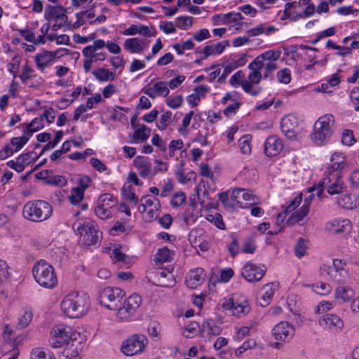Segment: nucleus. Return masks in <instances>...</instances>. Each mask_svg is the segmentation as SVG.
Returning a JSON list of instances; mask_svg holds the SVG:
<instances>
[{"instance_id": "f257e3e1", "label": "nucleus", "mask_w": 359, "mask_h": 359, "mask_svg": "<svg viewBox=\"0 0 359 359\" xmlns=\"http://www.w3.org/2000/svg\"><path fill=\"white\" fill-rule=\"evenodd\" d=\"M90 306L89 297L86 293H71L61 302V309L69 318H77L87 313Z\"/></svg>"}, {"instance_id": "f03ea898", "label": "nucleus", "mask_w": 359, "mask_h": 359, "mask_svg": "<svg viewBox=\"0 0 359 359\" xmlns=\"http://www.w3.org/2000/svg\"><path fill=\"white\" fill-rule=\"evenodd\" d=\"M32 273L35 281L41 287L53 289L57 284L54 268L44 259H41L34 264Z\"/></svg>"}, {"instance_id": "7ed1b4c3", "label": "nucleus", "mask_w": 359, "mask_h": 359, "mask_svg": "<svg viewBox=\"0 0 359 359\" xmlns=\"http://www.w3.org/2000/svg\"><path fill=\"white\" fill-rule=\"evenodd\" d=\"M334 123L333 115L327 114L320 116L314 123L313 133L311 134L312 141L316 145H322L327 141L333 133Z\"/></svg>"}, {"instance_id": "20e7f679", "label": "nucleus", "mask_w": 359, "mask_h": 359, "mask_svg": "<svg viewBox=\"0 0 359 359\" xmlns=\"http://www.w3.org/2000/svg\"><path fill=\"white\" fill-rule=\"evenodd\" d=\"M52 206L48 202L42 200L29 202L23 208L25 217L33 222L46 220L52 215Z\"/></svg>"}, {"instance_id": "39448f33", "label": "nucleus", "mask_w": 359, "mask_h": 359, "mask_svg": "<svg viewBox=\"0 0 359 359\" xmlns=\"http://www.w3.org/2000/svg\"><path fill=\"white\" fill-rule=\"evenodd\" d=\"M330 195L339 194L346 189V185L342 180V175L334 173L331 175H324L323 179L318 184V192L316 195L321 198L324 188Z\"/></svg>"}, {"instance_id": "423d86ee", "label": "nucleus", "mask_w": 359, "mask_h": 359, "mask_svg": "<svg viewBox=\"0 0 359 359\" xmlns=\"http://www.w3.org/2000/svg\"><path fill=\"white\" fill-rule=\"evenodd\" d=\"M125 296V292L119 287H107L99 294L100 303L111 310H117L121 304V301Z\"/></svg>"}, {"instance_id": "0eeeda50", "label": "nucleus", "mask_w": 359, "mask_h": 359, "mask_svg": "<svg viewBox=\"0 0 359 359\" xmlns=\"http://www.w3.org/2000/svg\"><path fill=\"white\" fill-rule=\"evenodd\" d=\"M346 262L341 259H334L332 265H323L320 268L321 271H325L329 277L338 284L347 283L349 276L345 269Z\"/></svg>"}, {"instance_id": "6e6552de", "label": "nucleus", "mask_w": 359, "mask_h": 359, "mask_svg": "<svg viewBox=\"0 0 359 359\" xmlns=\"http://www.w3.org/2000/svg\"><path fill=\"white\" fill-rule=\"evenodd\" d=\"M73 228L83 237V241L87 245H95L99 242L102 233L97 229L93 222L74 223Z\"/></svg>"}, {"instance_id": "1a4fd4ad", "label": "nucleus", "mask_w": 359, "mask_h": 359, "mask_svg": "<svg viewBox=\"0 0 359 359\" xmlns=\"http://www.w3.org/2000/svg\"><path fill=\"white\" fill-rule=\"evenodd\" d=\"M148 344L143 334H135L122 342L121 350L127 356H133L142 353Z\"/></svg>"}, {"instance_id": "9d476101", "label": "nucleus", "mask_w": 359, "mask_h": 359, "mask_svg": "<svg viewBox=\"0 0 359 359\" xmlns=\"http://www.w3.org/2000/svg\"><path fill=\"white\" fill-rule=\"evenodd\" d=\"M71 328L64 325L53 327L50 332L49 343L54 348L62 347L72 339L70 335Z\"/></svg>"}, {"instance_id": "9b49d317", "label": "nucleus", "mask_w": 359, "mask_h": 359, "mask_svg": "<svg viewBox=\"0 0 359 359\" xmlns=\"http://www.w3.org/2000/svg\"><path fill=\"white\" fill-rule=\"evenodd\" d=\"M142 303V298L137 294H131L124 302L123 306L121 304L117 309V316L121 319H127L133 315L140 307Z\"/></svg>"}, {"instance_id": "f8f14e48", "label": "nucleus", "mask_w": 359, "mask_h": 359, "mask_svg": "<svg viewBox=\"0 0 359 359\" xmlns=\"http://www.w3.org/2000/svg\"><path fill=\"white\" fill-rule=\"evenodd\" d=\"M299 121L296 116L288 114L282 118L280 129L288 139L296 140L299 133Z\"/></svg>"}, {"instance_id": "ddd939ff", "label": "nucleus", "mask_w": 359, "mask_h": 359, "mask_svg": "<svg viewBox=\"0 0 359 359\" xmlns=\"http://www.w3.org/2000/svg\"><path fill=\"white\" fill-rule=\"evenodd\" d=\"M266 271V268L264 265L257 266L249 262L243 266L242 276L248 282H257L263 278Z\"/></svg>"}, {"instance_id": "4468645a", "label": "nucleus", "mask_w": 359, "mask_h": 359, "mask_svg": "<svg viewBox=\"0 0 359 359\" xmlns=\"http://www.w3.org/2000/svg\"><path fill=\"white\" fill-rule=\"evenodd\" d=\"M271 332L276 340L285 341L292 337L294 329L287 322H280L274 326Z\"/></svg>"}, {"instance_id": "2eb2a0df", "label": "nucleus", "mask_w": 359, "mask_h": 359, "mask_svg": "<svg viewBox=\"0 0 359 359\" xmlns=\"http://www.w3.org/2000/svg\"><path fill=\"white\" fill-rule=\"evenodd\" d=\"M283 149V141L277 135H271L266 138L264 144V153L267 156H276Z\"/></svg>"}, {"instance_id": "dca6fc26", "label": "nucleus", "mask_w": 359, "mask_h": 359, "mask_svg": "<svg viewBox=\"0 0 359 359\" xmlns=\"http://www.w3.org/2000/svg\"><path fill=\"white\" fill-rule=\"evenodd\" d=\"M44 18L48 22L64 20L65 22H67V20L65 10L62 6L49 4L45 8Z\"/></svg>"}, {"instance_id": "f3484780", "label": "nucleus", "mask_w": 359, "mask_h": 359, "mask_svg": "<svg viewBox=\"0 0 359 359\" xmlns=\"http://www.w3.org/2000/svg\"><path fill=\"white\" fill-rule=\"evenodd\" d=\"M204 281V270L202 268H197L190 271L186 277L185 283L189 288L195 289L201 285Z\"/></svg>"}, {"instance_id": "a211bd4d", "label": "nucleus", "mask_w": 359, "mask_h": 359, "mask_svg": "<svg viewBox=\"0 0 359 359\" xmlns=\"http://www.w3.org/2000/svg\"><path fill=\"white\" fill-rule=\"evenodd\" d=\"M134 165L140 170L139 175L143 177L147 178L152 173L151 163L149 158L144 156H137L134 161Z\"/></svg>"}, {"instance_id": "6ab92c4d", "label": "nucleus", "mask_w": 359, "mask_h": 359, "mask_svg": "<svg viewBox=\"0 0 359 359\" xmlns=\"http://www.w3.org/2000/svg\"><path fill=\"white\" fill-rule=\"evenodd\" d=\"M56 111L53 108L50 107L48 109H46L44 112L38 118H34L29 123V127L34 126L36 122H39L36 128L34 129L32 132H37L40 129L44 127L43 121L44 119L46 120L48 123H52L55 121ZM32 133V131H29Z\"/></svg>"}, {"instance_id": "aec40b11", "label": "nucleus", "mask_w": 359, "mask_h": 359, "mask_svg": "<svg viewBox=\"0 0 359 359\" xmlns=\"http://www.w3.org/2000/svg\"><path fill=\"white\" fill-rule=\"evenodd\" d=\"M319 325L325 328L335 327L341 330L344 327V322L338 316L327 313L320 317Z\"/></svg>"}, {"instance_id": "412c9836", "label": "nucleus", "mask_w": 359, "mask_h": 359, "mask_svg": "<svg viewBox=\"0 0 359 359\" xmlns=\"http://www.w3.org/2000/svg\"><path fill=\"white\" fill-rule=\"evenodd\" d=\"M224 306L227 309H232L234 315L247 314L250 310L248 302L245 298L240 302H236L233 298L230 299Z\"/></svg>"}, {"instance_id": "4be33fe9", "label": "nucleus", "mask_w": 359, "mask_h": 359, "mask_svg": "<svg viewBox=\"0 0 359 359\" xmlns=\"http://www.w3.org/2000/svg\"><path fill=\"white\" fill-rule=\"evenodd\" d=\"M337 204L342 208L353 210L359 205V196L356 194H343L338 198Z\"/></svg>"}, {"instance_id": "5701e85b", "label": "nucleus", "mask_w": 359, "mask_h": 359, "mask_svg": "<svg viewBox=\"0 0 359 359\" xmlns=\"http://www.w3.org/2000/svg\"><path fill=\"white\" fill-rule=\"evenodd\" d=\"M93 99L95 100V104H98V103L102 102V100H103L100 94H99V93L95 94V95L93 97H88L87 99L86 105L82 104L79 105L76 109V110L74 111V115L73 117V120L74 121H78L81 115L82 114H83L84 112H86L88 109H93Z\"/></svg>"}, {"instance_id": "b1692460", "label": "nucleus", "mask_w": 359, "mask_h": 359, "mask_svg": "<svg viewBox=\"0 0 359 359\" xmlns=\"http://www.w3.org/2000/svg\"><path fill=\"white\" fill-rule=\"evenodd\" d=\"M304 6L300 1L287 3L285 5L283 15L292 20H297L300 18V16L295 13L302 12Z\"/></svg>"}, {"instance_id": "393cba45", "label": "nucleus", "mask_w": 359, "mask_h": 359, "mask_svg": "<svg viewBox=\"0 0 359 359\" xmlns=\"http://www.w3.org/2000/svg\"><path fill=\"white\" fill-rule=\"evenodd\" d=\"M53 61L51 51L44 50L42 53H38L35 56V62L37 68L43 72L46 67H48Z\"/></svg>"}, {"instance_id": "a878e982", "label": "nucleus", "mask_w": 359, "mask_h": 359, "mask_svg": "<svg viewBox=\"0 0 359 359\" xmlns=\"http://www.w3.org/2000/svg\"><path fill=\"white\" fill-rule=\"evenodd\" d=\"M355 295L354 290L348 286H339L336 288L334 296L341 302L350 301Z\"/></svg>"}, {"instance_id": "bb28decb", "label": "nucleus", "mask_w": 359, "mask_h": 359, "mask_svg": "<svg viewBox=\"0 0 359 359\" xmlns=\"http://www.w3.org/2000/svg\"><path fill=\"white\" fill-rule=\"evenodd\" d=\"M212 20L215 22H238L243 20V17L240 13L230 12L226 14L215 15Z\"/></svg>"}, {"instance_id": "cd10ccee", "label": "nucleus", "mask_w": 359, "mask_h": 359, "mask_svg": "<svg viewBox=\"0 0 359 359\" xmlns=\"http://www.w3.org/2000/svg\"><path fill=\"white\" fill-rule=\"evenodd\" d=\"M240 197L245 201H252L253 203H255V196L252 195L250 191H246L244 189L240 188L234 189L231 194V199L233 201H236V203L239 204V207L243 208L241 205L242 203L238 201V198Z\"/></svg>"}, {"instance_id": "c85d7f7f", "label": "nucleus", "mask_w": 359, "mask_h": 359, "mask_svg": "<svg viewBox=\"0 0 359 359\" xmlns=\"http://www.w3.org/2000/svg\"><path fill=\"white\" fill-rule=\"evenodd\" d=\"M83 344L81 341H78L75 339H70L67 344V347L65 352L67 357L74 358L77 356L81 351Z\"/></svg>"}, {"instance_id": "c756f323", "label": "nucleus", "mask_w": 359, "mask_h": 359, "mask_svg": "<svg viewBox=\"0 0 359 359\" xmlns=\"http://www.w3.org/2000/svg\"><path fill=\"white\" fill-rule=\"evenodd\" d=\"M93 76L100 81H114L116 76L114 72L105 69V68H99L96 70H94L93 72Z\"/></svg>"}, {"instance_id": "7c9ffc66", "label": "nucleus", "mask_w": 359, "mask_h": 359, "mask_svg": "<svg viewBox=\"0 0 359 359\" xmlns=\"http://www.w3.org/2000/svg\"><path fill=\"white\" fill-rule=\"evenodd\" d=\"M333 230L336 233L349 232L351 228V223L347 219H335L332 223Z\"/></svg>"}, {"instance_id": "2f4dec72", "label": "nucleus", "mask_w": 359, "mask_h": 359, "mask_svg": "<svg viewBox=\"0 0 359 359\" xmlns=\"http://www.w3.org/2000/svg\"><path fill=\"white\" fill-rule=\"evenodd\" d=\"M151 129L145 125H142L140 128L135 130L133 135L134 142L139 141L143 142L146 141L150 136Z\"/></svg>"}, {"instance_id": "473e14b6", "label": "nucleus", "mask_w": 359, "mask_h": 359, "mask_svg": "<svg viewBox=\"0 0 359 359\" xmlns=\"http://www.w3.org/2000/svg\"><path fill=\"white\" fill-rule=\"evenodd\" d=\"M121 194L125 198L130 201L134 203V205H137L138 203V197L135 194L134 189L131 184L128 183L124 184L121 189Z\"/></svg>"}, {"instance_id": "72a5a7b5", "label": "nucleus", "mask_w": 359, "mask_h": 359, "mask_svg": "<svg viewBox=\"0 0 359 359\" xmlns=\"http://www.w3.org/2000/svg\"><path fill=\"white\" fill-rule=\"evenodd\" d=\"M125 48L130 53H141L143 47L137 38L128 39L124 42Z\"/></svg>"}, {"instance_id": "f704fd0d", "label": "nucleus", "mask_w": 359, "mask_h": 359, "mask_svg": "<svg viewBox=\"0 0 359 359\" xmlns=\"http://www.w3.org/2000/svg\"><path fill=\"white\" fill-rule=\"evenodd\" d=\"M264 290V293L261 296L260 299L259 300V304L261 306L265 307L269 305L270 300L272 299L274 292L272 290L271 287L269 284L264 285L262 287Z\"/></svg>"}, {"instance_id": "c9c22d12", "label": "nucleus", "mask_w": 359, "mask_h": 359, "mask_svg": "<svg viewBox=\"0 0 359 359\" xmlns=\"http://www.w3.org/2000/svg\"><path fill=\"white\" fill-rule=\"evenodd\" d=\"M31 359H55V355L49 350L44 351L37 348L32 351Z\"/></svg>"}, {"instance_id": "e433bc0d", "label": "nucleus", "mask_w": 359, "mask_h": 359, "mask_svg": "<svg viewBox=\"0 0 359 359\" xmlns=\"http://www.w3.org/2000/svg\"><path fill=\"white\" fill-rule=\"evenodd\" d=\"M252 140L251 135H245L240 138L238 143L241 152L244 154H249L251 153V144Z\"/></svg>"}, {"instance_id": "4c0bfd02", "label": "nucleus", "mask_w": 359, "mask_h": 359, "mask_svg": "<svg viewBox=\"0 0 359 359\" xmlns=\"http://www.w3.org/2000/svg\"><path fill=\"white\" fill-rule=\"evenodd\" d=\"M203 327L204 329L208 330V334L210 335L217 336L222 332L221 327L217 325L215 322L212 319H208L204 321Z\"/></svg>"}, {"instance_id": "58836bf2", "label": "nucleus", "mask_w": 359, "mask_h": 359, "mask_svg": "<svg viewBox=\"0 0 359 359\" xmlns=\"http://www.w3.org/2000/svg\"><path fill=\"white\" fill-rule=\"evenodd\" d=\"M68 197L72 205H79L84 198V191L82 189L74 187Z\"/></svg>"}, {"instance_id": "ea45409f", "label": "nucleus", "mask_w": 359, "mask_h": 359, "mask_svg": "<svg viewBox=\"0 0 359 359\" xmlns=\"http://www.w3.org/2000/svg\"><path fill=\"white\" fill-rule=\"evenodd\" d=\"M171 251L167 248L159 249L156 257L155 262L156 264L169 262L170 259Z\"/></svg>"}, {"instance_id": "a19ab883", "label": "nucleus", "mask_w": 359, "mask_h": 359, "mask_svg": "<svg viewBox=\"0 0 359 359\" xmlns=\"http://www.w3.org/2000/svg\"><path fill=\"white\" fill-rule=\"evenodd\" d=\"M184 143L181 139L172 140L169 144V154L168 156L165 155L163 158L168 159L172 158L175 156V151L177 149H181L183 147Z\"/></svg>"}, {"instance_id": "79ce46f5", "label": "nucleus", "mask_w": 359, "mask_h": 359, "mask_svg": "<svg viewBox=\"0 0 359 359\" xmlns=\"http://www.w3.org/2000/svg\"><path fill=\"white\" fill-rule=\"evenodd\" d=\"M63 135V132L62 130H58L56 132L55 135L54 137V140L53 141H50L47 143L43 148L42 149L39 156L42 155L45 151L55 148L57 144L60 142Z\"/></svg>"}, {"instance_id": "37998d69", "label": "nucleus", "mask_w": 359, "mask_h": 359, "mask_svg": "<svg viewBox=\"0 0 359 359\" xmlns=\"http://www.w3.org/2000/svg\"><path fill=\"white\" fill-rule=\"evenodd\" d=\"M341 142L347 146H351L355 142H356V140L354 137L353 130L348 129H344L343 130L341 135Z\"/></svg>"}, {"instance_id": "c03bdc74", "label": "nucleus", "mask_w": 359, "mask_h": 359, "mask_svg": "<svg viewBox=\"0 0 359 359\" xmlns=\"http://www.w3.org/2000/svg\"><path fill=\"white\" fill-rule=\"evenodd\" d=\"M29 137H26L25 135H22L20 137H13L11 140V144L13 146H15V148L13 149L15 152L20 150L29 141Z\"/></svg>"}, {"instance_id": "a18cd8bd", "label": "nucleus", "mask_w": 359, "mask_h": 359, "mask_svg": "<svg viewBox=\"0 0 359 359\" xmlns=\"http://www.w3.org/2000/svg\"><path fill=\"white\" fill-rule=\"evenodd\" d=\"M332 164L329 165L325 171L324 175H331V174L337 173L342 175V169L344 165L340 162L331 161Z\"/></svg>"}, {"instance_id": "49530a36", "label": "nucleus", "mask_w": 359, "mask_h": 359, "mask_svg": "<svg viewBox=\"0 0 359 359\" xmlns=\"http://www.w3.org/2000/svg\"><path fill=\"white\" fill-rule=\"evenodd\" d=\"M307 249V246L306 245V241L304 238H299L297 244L294 246V254L296 257L298 258H302L306 252V250Z\"/></svg>"}, {"instance_id": "de8ad7c7", "label": "nucleus", "mask_w": 359, "mask_h": 359, "mask_svg": "<svg viewBox=\"0 0 359 359\" xmlns=\"http://www.w3.org/2000/svg\"><path fill=\"white\" fill-rule=\"evenodd\" d=\"M207 219L214 223V224L219 229H225V224L224 223L222 216L218 213L216 212L215 215H208L207 216Z\"/></svg>"}, {"instance_id": "09e8293b", "label": "nucleus", "mask_w": 359, "mask_h": 359, "mask_svg": "<svg viewBox=\"0 0 359 359\" xmlns=\"http://www.w3.org/2000/svg\"><path fill=\"white\" fill-rule=\"evenodd\" d=\"M172 112L168 111L161 116L158 122L156 123V126L161 130H165L168 123L171 121Z\"/></svg>"}, {"instance_id": "8fccbe9b", "label": "nucleus", "mask_w": 359, "mask_h": 359, "mask_svg": "<svg viewBox=\"0 0 359 359\" xmlns=\"http://www.w3.org/2000/svg\"><path fill=\"white\" fill-rule=\"evenodd\" d=\"M29 154H21L17 158V165H15V170L18 172H21L25 170V165L29 164L28 161Z\"/></svg>"}, {"instance_id": "3c124183", "label": "nucleus", "mask_w": 359, "mask_h": 359, "mask_svg": "<svg viewBox=\"0 0 359 359\" xmlns=\"http://www.w3.org/2000/svg\"><path fill=\"white\" fill-rule=\"evenodd\" d=\"M98 203H102L107 207L112 208L116 205V201L111 194L106 193L100 196Z\"/></svg>"}, {"instance_id": "603ef678", "label": "nucleus", "mask_w": 359, "mask_h": 359, "mask_svg": "<svg viewBox=\"0 0 359 359\" xmlns=\"http://www.w3.org/2000/svg\"><path fill=\"white\" fill-rule=\"evenodd\" d=\"M280 50H269L261 54V58L269 62L276 61L280 58Z\"/></svg>"}, {"instance_id": "864d4df0", "label": "nucleus", "mask_w": 359, "mask_h": 359, "mask_svg": "<svg viewBox=\"0 0 359 359\" xmlns=\"http://www.w3.org/2000/svg\"><path fill=\"white\" fill-rule=\"evenodd\" d=\"M34 72L33 68L28 65V62H27L25 65L22 67V73L18 76L21 79V81L25 83L28 79H31L32 77V73Z\"/></svg>"}, {"instance_id": "5fc2aeb1", "label": "nucleus", "mask_w": 359, "mask_h": 359, "mask_svg": "<svg viewBox=\"0 0 359 359\" xmlns=\"http://www.w3.org/2000/svg\"><path fill=\"white\" fill-rule=\"evenodd\" d=\"M108 208L109 207L105 206L102 203H98L95 210V214L102 219H107L110 215V211Z\"/></svg>"}, {"instance_id": "6e6d98bb", "label": "nucleus", "mask_w": 359, "mask_h": 359, "mask_svg": "<svg viewBox=\"0 0 359 359\" xmlns=\"http://www.w3.org/2000/svg\"><path fill=\"white\" fill-rule=\"evenodd\" d=\"M32 317L33 314L31 311H25L24 314L18 320V327L23 329L27 327L31 322Z\"/></svg>"}, {"instance_id": "4d7b16f0", "label": "nucleus", "mask_w": 359, "mask_h": 359, "mask_svg": "<svg viewBox=\"0 0 359 359\" xmlns=\"http://www.w3.org/2000/svg\"><path fill=\"white\" fill-rule=\"evenodd\" d=\"M186 198L187 196L184 192H177L172 196L170 203L173 207L177 208L185 202Z\"/></svg>"}, {"instance_id": "13d9d810", "label": "nucleus", "mask_w": 359, "mask_h": 359, "mask_svg": "<svg viewBox=\"0 0 359 359\" xmlns=\"http://www.w3.org/2000/svg\"><path fill=\"white\" fill-rule=\"evenodd\" d=\"M168 83L165 81H158L154 84V87L156 88L157 94L161 95L164 97L168 95L170 90L167 87Z\"/></svg>"}, {"instance_id": "bf43d9fd", "label": "nucleus", "mask_w": 359, "mask_h": 359, "mask_svg": "<svg viewBox=\"0 0 359 359\" xmlns=\"http://www.w3.org/2000/svg\"><path fill=\"white\" fill-rule=\"evenodd\" d=\"M66 179L62 175H55L46 180V184L64 187L67 184Z\"/></svg>"}, {"instance_id": "052dcab7", "label": "nucleus", "mask_w": 359, "mask_h": 359, "mask_svg": "<svg viewBox=\"0 0 359 359\" xmlns=\"http://www.w3.org/2000/svg\"><path fill=\"white\" fill-rule=\"evenodd\" d=\"M278 80L280 83L287 84L291 81L290 70L285 68L277 73Z\"/></svg>"}, {"instance_id": "680f3d73", "label": "nucleus", "mask_w": 359, "mask_h": 359, "mask_svg": "<svg viewBox=\"0 0 359 359\" xmlns=\"http://www.w3.org/2000/svg\"><path fill=\"white\" fill-rule=\"evenodd\" d=\"M92 183V179L90 176L86 175H79V178L78 180V187L76 188H79L80 189H82L85 192V190L88 188Z\"/></svg>"}, {"instance_id": "e2e57ef3", "label": "nucleus", "mask_w": 359, "mask_h": 359, "mask_svg": "<svg viewBox=\"0 0 359 359\" xmlns=\"http://www.w3.org/2000/svg\"><path fill=\"white\" fill-rule=\"evenodd\" d=\"M20 60L21 58L20 56L15 55L13 57L12 62H10L8 65V70L13 75L14 78L17 76L16 73L19 69Z\"/></svg>"}, {"instance_id": "0e129e2a", "label": "nucleus", "mask_w": 359, "mask_h": 359, "mask_svg": "<svg viewBox=\"0 0 359 359\" xmlns=\"http://www.w3.org/2000/svg\"><path fill=\"white\" fill-rule=\"evenodd\" d=\"M8 266L4 261H0V283L6 281L10 278V273L8 271Z\"/></svg>"}, {"instance_id": "69168bd1", "label": "nucleus", "mask_w": 359, "mask_h": 359, "mask_svg": "<svg viewBox=\"0 0 359 359\" xmlns=\"http://www.w3.org/2000/svg\"><path fill=\"white\" fill-rule=\"evenodd\" d=\"M151 142L153 145L157 147L161 151L164 152L167 150L166 142L158 134L153 135Z\"/></svg>"}, {"instance_id": "338daca9", "label": "nucleus", "mask_w": 359, "mask_h": 359, "mask_svg": "<svg viewBox=\"0 0 359 359\" xmlns=\"http://www.w3.org/2000/svg\"><path fill=\"white\" fill-rule=\"evenodd\" d=\"M264 61L266 60L264 58H261V55H259L249 64L248 68L250 69H254L255 70L260 71L261 69L265 67L266 64H264Z\"/></svg>"}, {"instance_id": "774afa93", "label": "nucleus", "mask_w": 359, "mask_h": 359, "mask_svg": "<svg viewBox=\"0 0 359 359\" xmlns=\"http://www.w3.org/2000/svg\"><path fill=\"white\" fill-rule=\"evenodd\" d=\"M353 103L355 105V110L359 111V87L354 88L350 94Z\"/></svg>"}]
</instances>
